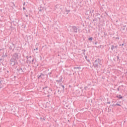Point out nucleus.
I'll return each instance as SVG.
<instances>
[{"label": "nucleus", "mask_w": 127, "mask_h": 127, "mask_svg": "<svg viewBox=\"0 0 127 127\" xmlns=\"http://www.w3.org/2000/svg\"><path fill=\"white\" fill-rule=\"evenodd\" d=\"M97 15H100V14L99 13H96Z\"/></svg>", "instance_id": "38"}, {"label": "nucleus", "mask_w": 127, "mask_h": 127, "mask_svg": "<svg viewBox=\"0 0 127 127\" xmlns=\"http://www.w3.org/2000/svg\"><path fill=\"white\" fill-rule=\"evenodd\" d=\"M2 82H3L2 80H0V85H2Z\"/></svg>", "instance_id": "21"}, {"label": "nucleus", "mask_w": 127, "mask_h": 127, "mask_svg": "<svg viewBox=\"0 0 127 127\" xmlns=\"http://www.w3.org/2000/svg\"><path fill=\"white\" fill-rule=\"evenodd\" d=\"M94 11H95V10H94V9L91 8L90 11V13H93Z\"/></svg>", "instance_id": "14"}, {"label": "nucleus", "mask_w": 127, "mask_h": 127, "mask_svg": "<svg viewBox=\"0 0 127 127\" xmlns=\"http://www.w3.org/2000/svg\"><path fill=\"white\" fill-rule=\"evenodd\" d=\"M107 104H111V102H108L107 103Z\"/></svg>", "instance_id": "35"}, {"label": "nucleus", "mask_w": 127, "mask_h": 127, "mask_svg": "<svg viewBox=\"0 0 127 127\" xmlns=\"http://www.w3.org/2000/svg\"><path fill=\"white\" fill-rule=\"evenodd\" d=\"M45 75L43 73H40V75H38L37 76L38 79H41L42 80H43V79H44V77H45Z\"/></svg>", "instance_id": "5"}, {"label": "nucleus", "mask_w": 127, "mask_h": 127, "mask_svg": "<svg viewBox=\"0 0 127 127\" xmlns=\"http://www.w3.org/2000/svg\"><path fill=\"white\" fill-rule=\"evenodd\" d=\"M100 65L102 66V60L100 59H96L93 64L94 67L95 69H98L100 67Z\"/></svg>", "instance_id": "1"}, {"label": "nucleus", "mask_w": 127, "mask_h": 127, "mask_svg": "<svg viewBox=\"0 0 127 127\" xmlns=\"http://www.w3.org/2000/svg\"><path fill=\"white\" fill-rule=\"evenodd\" d=\"M86 61H87V62H90V59H87Z\"/></svg>", "instance_id": "28"}, {"label": "nucleus", "mask_w": 127, "mask_h": 127, "mask_svg": "<svg viewBox=\"0 0 127 127\" xmlns=\"http://www.w3.org/2000/svg\"><path fill=\"white\" fill-rule=\"evenodd\" d=\"M112 106H119V107H122V105H121V104H119V103H117L116 104H113L112 105Z\"/></svg>", "instance_id": "13"}, {"label": "nucleus", "mask_w": 127, "mask_h": 127, "mask_svg": "<svg viewBox=\"0 0 127 127\" xmlns=\"http://www.w3.org/2000/svg\"><path fill=\"white\" fill-rule=\"evenodd\" d=\"M88 40L90 41H92L93 40V37H90L88 39Z\"/></svg>", "instance_id": "19"}, {"label": "nucleus", "mask_w": 127, "mask_h": 127, "mask_svg": "<svg viewBox=\"0 0 127 127\" xmlns=\"http://www.w3.org/2000/svg\"><path fill=\"white\" fill-rule=\"evenodd\" d=\"M74 69H81V67H79V66H77V67H74Z\"/></svg>", "instance_id": "17"}, {"label": "nucleus", "mask_w": 127, "mask_h": 127, "mask_svg": "<svg viewBox=\"0 0 127 127\" xmlns=\"http://www.w3.org/2000/svg\"><path fill=\"white\" fill-rule=\"evenodd\" d=\"M26 17H28V15H26Z\"/></svg>", "instance_id": "39"}, {"label": "nucleus", "mask_w": 127, "mask_h": 127, "mask_svg": "<svg viewBox=\"0 0 127 127\" xmlns=\"http://www.w3.org/2000/svg\"><path fill=\"white\" fill-rule=\"evenodd\" d=\"M115 46H114V45H112L111 46V50H112V51H114V49H115Z\"/></svg>", "instance_id": "12"}, {"label": "nucleus", "mask_w": 127, "mask_h": 127, "mask_svg": "<svg viewBox=\"0 0 127 127\" xmlns=\"http://www.w3.org/2000/svg\"><path fill=\"white\" fill-rule=\"evenodd\" d=\"M115 48L117 49L118 48V46H114Z\"/></svg>", "instance_id": "29"}, {"label": "nucleus", "mask_w": 127, "mask_h": 127, "mask_svg": "<svg viewBox=\"0 0 127 127\" xmlns=\"http://www.w3.org/2000/svg\"><path fill=\"white\" fill-rule=\"evenodd\" d=\"M10 65H12V66H14L16 63V60L15 59L11 58L10 59Z\"/></svg>", "instance_id": "4"}, {"label": "nucleus", "mask_w": 127, "mask_h": 127, "mask_svg": "<svg viewBox=\"0 0 127 127\" xmlns=\"http://www.w3.org/2000/svg\"><path fill=\"white\" fill-rule=\"evenodd\" d=\"M12 4L14 6H15V4H14V2H12Z\"/></svg>", "instance_id": "30"}, {"label": "nucleus", "mask_w": 127, "mask_h": 127, "mask_svg": "<svg viewBox=\"0 0 127 127\" xmlns=\"http://www.w3.org/2000/svg\"><path fill=\"white\" fill-rule=\"evenodd\" d=\"M72 29H70V32H72V33H77L78 32V27L76 26H72Z\"/></svg>", "instance_id": "3"}, {"label": "nucleus", "mask_w": 127, "mask_h": 127, "mask_svg": "<svg viewBox=\"0 0 127 127\" xmlns=\"http://www.w3.org/2000/svg\"><path fill=\"white\" fill-rule=\"evenodd\" d=\"M22 69H23V71H24V73L25 72V70H26V68H25V67H23V68H22Z\"/></svg>", "instance_id": "20"}, {"label": "nucleus", "mask_w": 127, "mask_h": 127, "mask_svg": "<svg viewBox=\"0 0 127 127\" xmlns=\"http://www.w3.org/2000/svg\"><path fill=\"white\" fill-rule=\"evenodd\" d=\"M84 57H85L86 60H87L88 57L87 56H85Z\"/></svg>", "instance_id": "25"}, {"label": "nucleus", "mask_w": 127, "mask_h": 127, "mask_svg": "<svg viewBox=\"0 0 127 127\" xmlns=\"http://www.w3.org/2000/svg\"><path fill=\"white\" fill-rule=\"evenodd\" d=\"M95 44L96 45H97V44H98V42H96L95 43Z\"/></svg>", "instance_id": "31"}, {"label": "nucleus", "mask_w": 127, "mask_h": 127, "mask_svg": "<svg viewBox=\"0 0 127 127\" xmlns=\"http://www.w3.org/2000/svg\"><path fill=\"white\" fill-rule=\"evenodd\" d=\"M34 61V58H32V56L27 57V63L28 64H33Z\"/></svg>", "instance_id": "2"}, {"label": "nucleus", "mask_w": 127, "mask_h": 127, "mask_svg": "<svg viewBox=\"0 0 127 127\" xmlns=\"http://www.w3.org/2000/svg\"><path fill=\"white\" fill-rule=\"evenodd\" d=\"M17 71L19 73V74H24V71H23L22 68L21 67L17 68Z\"/></svg>", "instance_id": "6"}, {"label": "nucleus", "mask_w": 127, "mask_h": 127, "mask_svg": "<svg viewBox=\"0 0 127 127\" xmlns=\"http://www.w3.org/2000/svg\"><path fill=\"white\" fill-rule=\"evenodd\" d=\"M82 54L83 55H85V52H86V50H82Z\"/></svg>", "instance_id": "16"}, {"label": "nucleus", "mask_w": 127, "mask_h": 127, "mask_svg": "<svg viewBox=\"0 0 127 127\" xmlns=\"http://www.w3.org/2000/svg\"><path fill=\"white\" fill-rule=\"evenodd\" d=\"M124 45H125V44L123 43L122 45H121V48H123L124 47Z\"/></svg>", "instance_id": "23"}, {"label": "nucleus", "mask_w": 127, "mask_h": 127, "mask_svg": "<svg viewBox=\"0 0 127 127\" xmlns=\"http://www.w3.org/2000/svg\"><path fill=\"white\" fill-rule=\"evenodd\" d=\"M34 50H38V48H36V49H34Z\"/></svg>", "instance_id": "32"}, {"label": "nucleus", "mask_w": 127, "mask_h": 127, "mask_svg": "<svg viewBox=\"0 0 127 127\" xmlns=\"http://www.w3.org/2000/svg\"><path fill=\"white\" fill-rule=\"evenodd\" d=\"M23 9L24 10V9H25V7H23Z\"/></svg>", "instance_id": "37"}, {"label": "nucleus", "mask_w": 127, "mask_h": 127, "mask_svg": "<svg viewBox=\"0 0 127 127\" xmlns=\"http://www.w3.org/2000/svg\"><path fill=\"white\" fill-rule=\"evenodd\" d=\"M48 88V86H46V87H43V89L44 90V89H47Z\"/></svg>", "instance_id": "24"}, {"label": "nucleus", "mask_w": 127, "mask_h": 127, "mask_svg": "<svg viewBox=\"0 0 127 127\" xmlns=\"http://www.w3.org/2000/svg\"><path fill=\"white\" fill-rule=\"evenodd\" d=\"M127 27L126 25L123 26V27L122 28V29L123 31H125V32H127V28H126Z\"/></svg>", "instance_id": "9"}, {"label": "nucleus", "mask_w": 127, "mask_h": 127, "mask_svg": "<svg viewBox=\"0 0 127 127\" xmlns=\"http://www.w3.org/2000/svg\"><path fill=\"white\" fill-rule=\"evenodd\" d=\"M58 92H60V90H58Z\"/></svg>", "instance_id": "40"}, {"label": "nucleus", "mask_w": 127, "mask_h": 127, "mask_svg": "<svg viewBox=\"0 0 127 127\" xmlns=\"http://www.w3.org/2000/svg\"><path fill=\"white\" fill-rule=\"evenodd\" d=\"M51 74H52V72H49V73H48V75H50H50H51Z\"/></svg>", "instance_id": "27"}, {"label": "nucleus", "mask_w": 127, "mask_h": 127, "mask_svg": "<svg viewBox=\"0 0 127 127\" xmlns=\"http://www.w3.org/2000/svg\"><path fill=\"white\" fill-rule=\"evenodd\" d=\"M116 97L118 98V99H120L121 100H122V99H123V96H122V95L121 94L117 95Z\"/></svg>", "instance_id": "10"}, {"label": "nucleus", "mask_w": 127, "mask_h": 127, "mask_svg": "<svg viewBox=\"0 0 127 127\" xmlns=\"http://www.w3.org/2000/svg\"><path fill=\"white\" fill-rule=\"evenodd\" d=\"M120 46H121V47H122V45H121V44H120Z\"/></svg>", "instance_id": "41"}, {"label": "nucleus", "mask_w": 127, "mask_h": 127, "mask_svg": "<svg viewBox=\"0 0 127 127\" xmlns=\"http://www.w3.org/2000/svg\"><path fill=\"white\" fill-rule=\"evenodd\" d=\"M88 87L87 86L84 87V89L86 90V89H87Z\"/></svg>", "instance_id": "33"}, {"label": "nucleus", "mask_w": 127, "mask_h": 127, "mask_svg": "<svg viewBox=\"0 0 127 127\" xmlns=\"http://www.w3.org/2000/svg\"><path fill=\"white\" fill-rule=\"evenodd\" d=\"M117 60H119L120 59V56H117Z\"/></svg>", "instance_id": "26"}, {"label": "nucleus", "mask_w": 127, "mask_h": 127, "mask_svg": "<svg viewBox=\"0 0 127 127\" xmlns=\"http://www.w3.org/2000/svg\"><path fill=\"white\" fill-rule=\"evenodd\" d=\"M69 11H70V10L67 11V12H69Z\"/></svg>", "instance_id": "43"}, {"label": "nucleus", "mask_w": 127, "mask_h": 127, "mask_svg": "<svg viewBox=\"0 0 127 127\" xmlns=\"http://www.w3.org/2000/svg\"><path fill=\"white\" fill-rule=\"evenodd\" d=\"M120 88H121V86H119L118 88H117V91L118 92H120Z\"/></svg>", "instance_id": "22"}, {"label": "nucleus", "mask_w": 127, "mask_h": 127, "mask_svg": "<svg viewBox=\"0 0 127 127\" xmlns=\"http://www.w3.org/2000/svg\"><path fill=\"white\" fill-rule=\"evenodd\" d=\"M9 49H10V50H12V46H9Z\"/></svg>", "instance_id": "18"}, {"label": "nucleus", "mask_w": 127, "mask_h": 127, "mask_svg": "<svg viewBox=\"0 0 127 127\" xmlns=\"http://www.w3.org/2000/svg\"><path fill=\"white\" fill-rule=\"evenodd\" d=\"M60 86H61V87H62L63 90H64V89H65V86H64V85H62V83H61V84H60Z\"/></svg>", "instance_id": "15"}, {"label": "nucleus", "mask_w": 127, "mask_h": 127, "mask_svg": "<svg viewBox=\"0 0 127 127\" xmlns=\"http://www.w3.org/2000/svg\"><path fill=\"white\" fill-rule=\"evenodd\" d=\"M59 80H56V82H57L58 83H61V82H62V80H63V76H61L59 77Z\"/></svg>", "instance_id": "8"}, {"label": "nucleus", "mask_w": 127, "mask_h": 127, "mask_svg": "<svg viewBox=\"0 0 127 127\" xmlns=\"http://www.w3.org/2000/svg\"><path fill=\"white\" fill-rule=\"evenodd\" d=\"M23 5H25V2H23Z\"/></svg>", "instance_id": "36"}, {"label": "nucleus", "mask_w": 127, "mask_h": 127, "mask_svg": "<svg viewBox=\"0 0 127 127\" xmlns=\"http://www.w3.org/2000/svg\"><path fill=\"white\" fill-rule=\"evenodd\" d=\"M11 45L12 47H14L13 49L12 50V51H14V49L15 48V45L13 43H11Z\"/></svg>", "instance_id": "11"}, {"label": "nucleus", "mask_w": 127, "mask_h": 127, "mask_svg": "<svg viewBox=\"0 0 127 127\" xmlns=\"http://www.w3.org/2000/svg\"><path fill=\"white\" fill-rule=\"evenodd\" d=\"M39 11H41V9H40V10H39Z\"/></svg>", "instance_id": "42"}, {"label": "nucleus", "mask_w": 127, "mask_h": 127, "mask_svg": "<svg viewBox=\"0 0 127 127\" xmlns=\"http://www.w3.org/2000/svg\"><path fill=\"white\" fill-rule=\"evenodd\" d=\"M13 59H18V54L17 53H15L13 55Z\"/></svg>", "instance_id": "7"}, {"label": "nucleus", "mask_w": 127, "mask_h": 127, "mask_svg": "<svg viewBox=\"0 0 127 127\" xmlns=\"http://www.w3.org/2000/svg\"><path fill=\"white\" fill-rule=\"evenodd\" d=\"M116 39H118V40L120 39V37H117Z\"/></svg>", "instance_id": "34"}]
</instances>
